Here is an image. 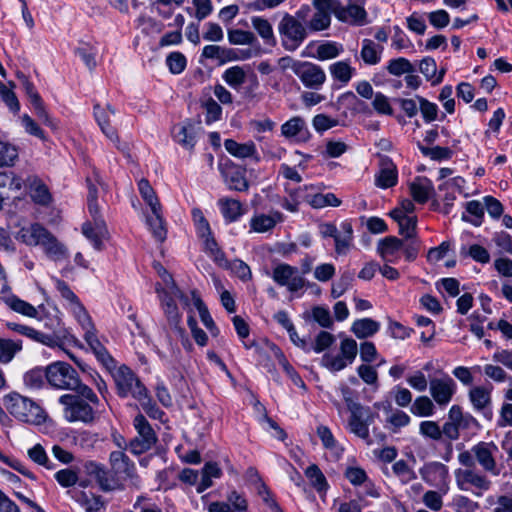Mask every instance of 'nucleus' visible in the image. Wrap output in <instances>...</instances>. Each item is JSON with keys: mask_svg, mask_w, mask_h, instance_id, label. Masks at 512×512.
<instances>
[{"mask_svg": "<svg viewBox=\"0 0 512 512\" xmlns=\"http://www.w3.org/2000/svg\"><path fill=\"white\" fill-rule=\"evenodd\" d=\"M59 403L64 406V418L71 423L90 424L104 411L99 398L87 385L81 386L76 394L60 396Z\"/></svg>", "mask_w": 512, "mask_h": 512, "instance_id": "f257e3e1", "label": "nucleus"}, {"mask_svg": "<svg viewBox=\"0 0 512 512\" xmlns=\"http://www.w3.org/2000/svg\"><path fill=\"white\" fill-rule=\"evenodd\" d=\"M4 406L15 419L26 424L38 426L48 418L46 411L37 402L19 393L5 396Z\"/></svg>", "mask_w": 512, "mask_h": 512, "instance_id": "f03ea898", "label": "nucleus"}, {"mask_svg": "<svg viewBox=\"0 0 512 512\" xmlns=\"http://www.w3.org/2000/svg\"><path fill=\"white\" fill-rule=\"evenodd\" d=\"M46 380L48 383L61 390L78 391L82 384L78 372L66 362H54L46 367Z\"/></svg>", "mask_w": 512, "mask_h": 512, "instance_id": "7ed1b4c3", "label": "nucleus"}, {"mask_svg": "<svg viewBox=\"0 0 512 512\" xmlns=\"http://www.w3.org/2000/svg\"><path fill=\"white\" fill-rule=\"evenodd\" d=\"M281 44L286 51L297 50L307 38L304 24L293 15L285 13L278 24Z\"/></svg>", "mask_w": 512, "mask_h": 512, "instance_id": "20e7f679", "label": "nucleus"}, {"mask_svg": "<svg viewBox=\"0 0 512 512\" xmlns=\"http://www.w3.org/2000/svg\"><path fill=\"white\" fill-rule=\"evenodd\" d=\"M357 353V342L352 338L345 337L340 342L339 352L337 354L325 353L320 364L330 372H339L355 361Z\"/></svg>", "mask_w": 512, "mask_h": 512, "instance_id": "39448f33", "label": "nucleus"}, {"mask_svg": "<svg viewBox=\"0 0 512 512\" xmlns=\"http://www.w3.org/2000/svg\"><path fill=\"white\" fill-rule=\"evenodd\" d=\"M133 427L137 432V436L129 442L131 453L140 455L150 450L157 442V435L146 419V417L138 413L133 419Z\"/></svg>", "mask_w": 512, "mask_h": 512, "instance_id": "423d86ee", "label": "nucleus"}, {"mask_svg": "<svg viewBox=\"0 0 512 512\" xmlns=\"http://www.w3.org/2000/svg\"><path fill=\"white\" fill-rule=\"evenodd\" d=\"M455 481L459 490L471 492L475 496H482L491 486V481L486 475L475 469H457Z\"/></svg>", "mask_w": 512, "mask_h": 512, "instance_id": "0eeeda50", "label": "nucleus"}, {"mask_svg": "<svg viewBox=\"0 0 512 512\" xmlns=\"http://www.w3.org/2000/svg\"><path fill=\"white\" fill-rule=\"evenodd\" d=\"M113 379L116 384L117 394L126 398L132 396L136 399L146 389L137 375L127 366L118 367L113 373Z\"/></svg>", "mask_w": 512, "mask_h": 512, "instance_id": "6e6552de", "label": "nucleus"}, {"mask_svg": "<svg viewBox=\"0 0 512 512\" xmlns=\"http://www.w3.org/2000/svg\"><path fill=\"white\" fill-rule=\"evenodd\" d=\"M456 391V382L446 373H441L439 377L429 380L431 398L441 408L446 407L451 402Z\"/></svg>", "mask_w": 512, "mask_h": 512, "instance_id": "1a4fd4ad", "label": "nucleus"}, {"mask_svg": "<svg viewBox=\"0 0 512 512\" xmlns=\"http://www.w3.org/2000/svg\"><path fill=\"white\" fill-rule=\"evenodd\" d=\"M421 479L428 485L447 493L449 490V470L441 462L433 461L424 464L419 469Z\"/></svg>", "mask_w": 512, "mask_h": 512, "instance_id": "9d476101", "label": "nucleus"}, {"mask_svg": "<svg viewBox=\"0 0 512 512\" xmlns=\"http://www.w3.org/2000/svg\"><path fill=\"white\" fill-rule=\"evenodd\" d=\"M295 75L299 78L304 87L311 90H320L326 82L324 69L312 62L303 61L296 64Z\"/></svg>", "mask_w": 512, "mask_h": 512, "instance_id": "9b49d317", "label": "nucleus"}, {"mask_svg": "<svg viewBox=\"0 0 512 512\" xmlns=\"http://www.w3.org/2000/svg\"><path fill=\"white\" fill-rule=\"evenodd\" d=\"M272 279L279 285L287 287L289 292H297L305 286V279L298 269L286 263H280L272 271Z\"/></svg>", "mask_w": 512, "mask_h": 512, "instance_id": "f8f14e48", "label": "nucleus"}, {"mask_svg": "<svg viewBox=\"0 0 512 512\" xmlns=\"http://www.w3.org/2000/svg\"><path fill=\"white\" fill-rule=\"evenodd\" d=\"M472 451L474 452L476 462L484 471L493 476L500 475L501 470L495 458L499 449L494 442H479L472 447Z\"/></svg>", "mask_w": 512, "mask_h": 512, "instance_id": "ddd939ff", "label": "nucleus"}, {"mask_svg": "<svg viewBox=\"0 0 512 512\" xmlns=\"http://www.w3.org/2000/svg\"><path fill=\"white\" fill-rule=\"evenodd\" d=\"M315 12L307 23L312 31H321L330 26L331 15H335L337 0H313Z\"/></svg>", "mask_w": 512, "mask_h": 512, "instance_id": "4468645a", "label": "nucleus"}, {"mask_svg": "<svg viewBox=\"0 0 512 512\" xmlns=\"http://www.w3.org/2000/svg\"><path fill=\"white\" fill-rule=\"evenodd\" d=\"M298 194L303 202L314 209H322L328 206L338 207L341 204V200L334 193H319L313 185L299 188Z\"/></svg>", "mask_w": 512, "mask_h": 512, "instance_id": "2eb2a0df", "label": "nucleus"}, {"mask_svg": "<svg viewBox=\"0 0 512 512\" xmlns=\"http://www.w3.org/2000/svg\"><path fill=\"white\" fill-rule=\"evenodd\" d=\"M284 221V215L277 210H272L268 214L256 212L249 220V233H268L271 232L277 224Z\"/></svg>", "mask_w": 512, "mask_h": 512, "instance_id": "dca6fc26", "label": "nucleus"}, {"mask_svg": "<svg viewBox=\"0 0 512 512\" xmlns=\"http://www.w3.org/2000/svg\"><path fill=\"white\" fill-rule=\"evenodd\" d=\"M375 414L369 407L352 411L348 421L349 430L362 439L369 438V426L373 423Z\"/></svg>", "mask_w": 512, "mask_h": 512, "instance_id": "f3484780", "label": "nucleus"}, {"mask_svg": "<svg viewBox=\"0 0 512 512\" xmlns=\"http://www.w3.org/2000/svg\"><path fill=\"white\" fill-rule=\"evenodd\" d=\"M114 114L115 110L110 105H107L106 107H101L99 104L94 105V117L102 133L115 144L117 149L124 150L116 129L110 125V117Z\"/></svg>", "mask_w": 512, "mask_h": 512, "instance_id": "a211bd4d", "label": "nucleus"}, {"mask_svg": "<svg viewBox=\"0 0 512 512\" xmlns=\"http://www.w3.org/2000/svg\"><path fill=\"white\" fill-rule=\"evenodd\" d=\"M208 512H248V502L243 494L233 490L227 495V501L211 502Z\"/></svg>", "mask_w": 512, "mask_h": 512, "instance_id": "6ab92c4d", "label": "nucleus"}, {"mask_svg": "<svg viewBox=\"0 0 512 512\" xmlns=\"http://www.w3.org/2000/svg\"><path fill=\"white\" fill-rule=\"evenodd\" d=\"M398 182V170L394 162L387 156L380 157L379 170L375 175V185L388 189Z\"/></svg>", "mask_w": 512, "mask_h": 512, "instance_id": "aec40b11", "label": "nucleus"}, {"mask_svg": "<svg viewBox=\"0 0 512 512\" xmlns=\"http://www.w3.org/2000/svg\"><path fill=\"white\" fill-rule=\"evenodd\" d=\"M491 392L492 388L485 386H475L469 390L468 397L477 412H482L486 417L491 418Z\"/></svg>", "mask_w": 512, "mask_h": 512, "instance_id": "412c9836", "label": "nucleus"}, {"mask_svg": "<svg viewBox=\"0 0 512 512\" xmlns=\"http://www.w3.org/2000/svg\"><path fill=\"white\" fill-rule=\"evenodd\" d=\"M85 470L97 482L102 491L110 492L118 488V483L110 476L103 465L89 461L85 464Z\"/></svg>", "mask_w": 512, "mask_h": 512, "instance_id": "4be33fe9", "label": "nucleus"}, {"mask_svg": "<svg viewBox=\"0 0 512 512\" xmlns=\"http://www.w3.org/2000/svg\"><path fill=\"white\" fill-rule=\"evenodd\" d=\"M403 241L395 236L381 239L377 245V252L386 263H397L401 257Z\"/></svg>", "mask_w": 512, "mask_h": 512, "instance_id": "5701e85b", "label": "nucleus"}, {"mask_svg": "<svg viewBox=\"0 0 512 512\" xmlns=\"http://www.w3.org/2000/svg\"><path fill=\"white\" fill-rule=\"evenodd\" d=\"M220 172L225 184L230 190L239 192L246 191L249 188L248 181L244 172L233 164L220 166Z\"/></svg>", "mask_w": 512, "mask_h": 512, "instance_id": "b1692460", "label": "nucleus"}, {"mask_svg": "<svg viewBox=\"0 0 512 512\" xmlns=\"http://www.w3.org/2000/svg\"><path fill=\"white\" fill-rule=\"evenodd\" d=\"M335 16L338 20L343 22L364 25L366 23L367 13L360 5L349 4L347 6H343L341 2L337 0Z\"/></svg>", "mask_w": 512, "mask_h": 512, "instance_id": "393cba45", "label": "nucleus"}, {"mask_svg": "<svg viewBox=\"0 0 512 512\" xmlns=\"http://www.w3.org/2000/svg\"><path fill=\"white\" fill-rule=\"evenodd\" d=\"M281 134L295 142H305L309 138V130L306 122L301 117H293L282 124Z\"/></svg>", "mask_w": 512, "mask_h": 512, "instance_id": "a878e982", "label": "nucleus"}, {"mask_svg": "<svg viewBox=\"0 0 512 512\" xmlns=\"http://www.w3.org/2000/svg\"><path fill=\"white\" fill-rule=\"evenodd\" d=\"M112 469L116 474H123L126 478L135 479V484L139 483L136 475L135 464L129 459L124 451H113L109 457Z\"/></svg>", "mask_w": 512, "mask_h": 512, "instance_id": "bb28decb", "label": "nucleus"}, {"mask_svg": "<svg viewBox=\"0 0 512 512\" xmlns=\"http://www.w3.org/2000/svg\"><path fill=\"white\" fill-rule=\"evenodd\" d=\"M354 231L352 223L344 220L340 223L334 237L335 252L338 255H346L353 247Z\"/></svg>", "mask_w": 512, "mask_h": 512, "instance_id": "cd10ccee", "label": "nucleus"}, {"mask_svg": "<svg viewBox=\"0 0 512 512\" xmlns=\"http://www.w3.org/2000/svg\"><path fill=\"white\" fill-rule=\"evenodd\" d=\"M217 206L226 223L237 222L245 213L244 205L237 199L222 197L217 201Z\"/></svg>", "mask_w": 512, "mask_h": 512, "instance_id": "c85d7f7f", "label": "nucleus"}, {"mask_svg": "<svg viewBox=\"0 0 512 512\" xmlns=\"http://www.w3.org/2000/svg\"><path fill=\"white\" fill-rule=\"evenodd\" d=\"M83 234L91 241L96 250H101L103 240L107 237L108 231L103 219H95L93 223H85L82 227Z\"/></svg>", "mask_w": 512, "mask_h": 512, "instance_id": "c756f323", "label": "nucleus"}, {"mask_svg": "<svg viewBox=\"0 0 512 512\" xmlns=\"http://www.w3.org/2000/svg\"><path fill=\"white\" fill-rule=\"evenodd\" d=\"M410 194L414 201L426 203L434 193V186L430 179L417 177L409 184Z\"/></svg>", "mask_w": 512, "mask_h": 512, "instance_id": "7c9ffc66", "label": "nucleus"}, {"mask_svg": "<svg viewBox=\"0 0 512 512\" xmlns=\"http://www.w3.org/2000/svg\"><path fill=\"white\" fill-rule=\"evenodd\" d=\"M224 147L226 151L234 157L240 159L253 158L256 161H259L257 148L253 141L238 143L233 139H226L224 141Z\"/></svg>", "mask_w": 512, "mask_h": 512, "instance_id": "2f4dec72", "label": "nucleus"}, {"mask_svg": "<svg viewBox=\"0 0 512 512\" xmlns=\"http://www.w3.org/2000/svg\"><path fill=\"white\" fill-rule=\"evenodd\" d=\"M21 83L23 86L24 91L26 92L27 96L30 99L31 104L34 106L37 115L43 119L44 123L52 128H55V124L53 123L52 119L48 115V113L45 111L41 98L36 91L34 85L32 82H30L25 76L22 77Z\"/></svg>", "mask_w": 512, "mask_h": 512, "instance_id": "473e14b6", "label": "nucleus"}, {"mask_svg": "<svg viewBox=\"0 0 512 512\" xmlns=\"http://www.w3.org/2000/svg\"><path fill=\"white\" fill-rule=\"evenodd\" d=\"M84 339L86 343L89 345L90 349L95 354V356L97 357V359L103 365H105L107 368H111L112 366H114V359L111 357L105 346L97 337L96 329L84 333Z\"/></svg>", "mask_w": 512, "mask_h": 512, "instance_id": "72a5a7b5", "label": "nucleus"}, {"mask_svg": "<svg viewBox=\"0 0 512 512\" xmlns=\"http://www.w3.org/2000/svg\"><path fill=\"white\" fill-rule=\"evenodd\" d=\"M49 231L39 224H32L22 228L18 232V239L30 246H37L43 243L48 237Z\"/></svg>", "mask_w": 512, "mask_h": 512, "instance_id": "f704fd0d", "label": "nucleus"}, {"mask_svg": "<svg viewBox=\"0 0 512 512\" xmlns=\"http://www.w3.org/2000/svg\"><path fill=\"white\" fill-rule=\"evenodd\" d=\"M172 137L175 142L185 149H193L196 143L194 126L191 123L174 125L172 128Z\"/></svg>", "mask_w": 512, "mask_h": 512, "instance_id": "c9c22d12", "label": "nucleus"}, {"mask_svg": "<svg viewBox=\"0 0 512 512\" xmlns=\"http://www.w3.org/2000/svg\"><path fill=\"white\" fill-rule=\"evenodd\" d=\"M249 74L245 66L235 65L223 72L222 79L232 89L239 91L247 82Z\"/></svg>", "mask_w": 512, "mask_h": 512, "instance_id": "e433bc0d", "label": "nucleus"}, {"mask_svg": "<svg viewBox=\"0 0 512 512\" xmlns=\"http://www.w3.org/2000/svg\"><path fill=\"white\" fill-rule=\"evenodd\" d=\"M4 303L14 312L30 318H37L39 311L43 308V305H40L38 308H36L30 303L20 299L16 295L5 296Z\"/></svg>", "mask_w": 512, "mask_h": 512, "instance_id": "4c0bfd02", "label": "nucleus"}, {"mask_svg": "<svg viewBox=\"0 0 512 512\" xmlns=\"http://www.w3.org/2000/svg\"><path fill=\"white\" fill-rule=\"evenodd\" d=\"M77 502L85 512H106L107 502L101 495L92 492H81Z\"/></svg>", "mask_w": 512, "mask_h": 512, "instance_id": "58836bf2", "label": "nucleus"}, {"mask_svg": "<svg viewBox=\"0 0 512 512\" xmlns=\"http://www.w3.org/2000/svg\"><path fill=\"white\" fill-rule=\"evenodd\" d=\"M157 292L159 293L162 308L168 318V321L171 324H175V325L178 324L181 319V315H180L178 307L175 303L176 297H174V295L171 293V287L169 288V290H163V291H160L159 289H157Z\"/></svg>", "mask_w": 512, "mask_h": 512, "instance_id": "ea45409f", "label": "nucleus"}, {"mask_svg": "<svg viewBox=\"0 0 512 512\" xmlns=\"http://www.w3.org/2000/svg\"><path fill=\"white\" fill-rule=\"evenodd\" d=\"M390 217L399 225V233L406 239L416 238L417 217L403 216L399 211H391Z\"/></svg>", "mask_w": 512, "mask_h": 512, "instance_id": "a19ab883", "label": "nucleus"}, {"mask_svg": "<svg viewBox=\"0 0 512 512\" xmlns=\"http://www.w3.org/2000/svg\"><path fill=\"white\" fill-rule=\"evenodd\" d=\"M329 72L335 81L341 83V86H346L354 76L356 70L348 61H337L329 66Z\"/></svg>", "mask_w": 512, "mask_h": 512, "instance_id": "79ce46f5", "label": "nucleus"}, {"mask_svg": "<svg viewBox=\"0 0 512 512\" xmlns=\"http://www.w3.org/2000/svg\"><path fill=\"white\" fill-rule=\"evenodd\" d=\"M380 329V323L371 318H362L352 323L351 331L358 339H365L376 334Z\"/></svg>", "mask_w": 512, "mask_h": 512, "instance_id": "37998d69", "label": "nucleus"}, {"mask_svg": "<svg viewBox=\"0 0 512 512\" xmlns=\"http://www.w3.org/2000/svg\"><path fill=\"white\" fill-rule=\"evenodd\" d=\"M383 50V46L376 44L371 39H364L362 41L360 56L365 64L376 65L381 61Z\"/></svg>", "mask_w": 512, "mask_h": 512, "instance_id": "c03bdc74", "label": "nucleus"}, {"mask_svg": "<svg viewBox=\"0 0 512 512\" xmlns=\"http://www.w3.org/2000/svg\"><path fill=\"white\" fill-rule=\"evenodd\" d=\"M30 196L32 200L39 205L46 206L50 204L52 196L48 187L38 178L33 177L29 179Z\"/></svg>", "mask_w": 512, "mask_h": 512, "instance_id": "a18cd8bd", "label": "nucleus"}, {"mask_svg": "<svg viewBox=\"0 0 512 512\" xmlns=\"http://www.w3.org/2000/svg\"><path fill=\"white\" fill-rule=\"evenodd\" d=\"M200 239L203 241L205 252L221 267L228 266V260L225 257L224 252L218 246L212 232L209 236H202Z\"/></svg>", "mask_w": 512, "mask_h": 512, "instance_id": "49530a36", "label": "nucleus"}, {"mask_svg": "<svg viewBox=\"0 0 512 512\" xmlns=\"http://www.w3.org/2000/svg\"><path fill=\"white\" fill-rule=\"evenodd\" d=\"M147 224L156 240L162 242L166 239L167 230L161 206L156 211H151V215L147 217Z\"/></svg>", "mask_w": 512, "mask_h": 512, "instance_id": "de8ad7c7", "label": "nucleus"}, {"mask_svg": "<svg viewBox=\"0 0 512 512\" xmlns=\"http://www.w3.org/2000/svg\"><path fill=\"white\" fill-rule=\"evenodd\" d=\"M193 304L195 308L199 312L200 319L203 323V325L210 331L211 335L216 337L219 334V330L216 327L209 311L204 302L201 300V298L198 296V294L195 291L191 292Z\"/></svg>", "mask_w": 512, "mask_h": 512, "instance_id": "09e8293b", "label": "nucleus"}, {"mask_svg": "<svg viewBox=\"0 0 512 512\" xmlns=\"http://www.w3.org/2000/svg\"><path fill=\"white\" fill-rule=\"evenodd\" d=\"M21 350V340L0 338V364L10 363Z\"/></svg>", "mask_w": 512, "mask_h": 512, "instance_id": "8fccbe9b", "label": "nucleus"}, {"mask_svg": "<svg viewBox=\"0 0 512 512\" xmlns=\"http://www.w3.org/2000/svg\"><path fill=\"white\" fill-rule=\"evenodd\" d=\"M41 247L46 255L54 261L62 260L68 256L66 248L50 232L41 244Z\"/></svg>", "mask_w": 512, "mask_h": 512, "instance_id": "3c124183", "label": "nucleus"}, {"mask_svg": "<svg viewBox=\"0 0 512 512\" xmlns=\"http://www.w3.org/2000/svg\"><path fill=\"white\" fill-rule=\"evenodd\" d=\"M419 70L428 81H432L433 85L442 82L445 74V70L443 69L439 72V75L436 76L437 65L435 60L431 57H425L420 61Z\"/></svg>", "mask_w": 512, "mask_h": 512, "instance_id": "603ef678", "label": "nucleus"}, {"mask_svg": "<svg viewBox=\"0 0 512 512\" xmlns=\"http://www.w3.org/2000/svg\"><path fill=\"white\" fill-rule=\"evenodd\" d=\"M143 411L152 419L163 421L165 413L156 405L150 397L147 388L136 398Z\"/></svg>", "mask_w": 512, "mask_h": 512, "instance_id": "864d4df0", "label": "nucleus"}, {"mask_svg": "<svg viewBox=\"0 0 512 512\" xmlns=\"http://www.w3.org/2000/svg\"><path fill=\"white\" fill-rule=\"evenodd\" d=\"M434 403L428 396H419L411 404L410 411L418 417H430L435 413Z\"/></svg>", "mask_w": 512, "mask_h": 512, "instance_id": "5fc2aeb1", "label": "nucleus"}, {"mask_svg": "<svg viewBox=\"0 0 512 512\" xmlns=\"http://www.w3.org/2000/svg\"><path fill=\"white\" fill-rule=\"evenodd\" d=\"M251 23L252 27L265 43L270 44L275 41L272 25L267 19L260 16H253L251 18Z\"/></svg>", "mask_w": 512, "mask_h": 512, "instance_id": "6e6d98bb", "label": "nucleus"}, {"mask_svg": "<svg viewBox=\"0 0 512 512\" xmlns=\"http://www.w3.org/2000/svg\"><path fill=\"white\" fill-rule=\"evenodd\" d=\"M138 190L143 200L150 207L151 211H156L158 207L161 206L155 191L148 180L144 178L140 179L138 182Z\"/></svg>", "mask_w": 512, "mask_h": 512, "instance_id": "4d7b16f0", "label": "nucleus"}, {"mask_svg": "<svg viewBox=\"0 0 512 512\" xmlns=\"http://www.w3.org/2000/svg\"><path fill=\"white\" fill-rule=\"evenodd\" d=\"M52 281L54 283L56 290L59 292L61 297L66 301L67 309H71L72 307L80 303L78 296L71 290V288L65 281L56 277H52Z\"/></svg>", "mask_w": 512, "mask_h": 512, "instance_id": "13d9d810", "label": "nucleus"}, {"mask_svg": "<svg viewBox=\"0 0 512 512\" xmlns=\"http://www.w3.org/2000/svg\"><path fill=\"white\" fill-rule=\"evenodd\" d=\"M305 475L309 479L312 486L318 491H326L328 483L322 471L315 464L308 466L305 470Z\"/></svg>", "mask_w": 512, "mask_h": 512, "instance_id": "bf43d9fd", "label": "nucleus"}, {"mask_svg": "<svg viewBox=\"0 0 512 512\" xmlns=\"http://www.w3.org/2000/svg\"><path fill=\"white\" fill-rule=\"evenodd\" d=\"M17 158V147L11 143L0 140V168L13 166Z\"/></svg>", "mask_w": 512, "mask_h": 512, "instance_id": "052dcab7", "label": "nucleus"}, {"mask_svg": "<svg viewBox=\"0 0 512 512\" xmlns=\"http://www.w3.org/2000/svg\"><path fill=\"white\" fill-rule=\"evenodd\" d=\"M342 51L341 45L335 42H326L317 47L313 57L320 61L330 60L338 57Z\"/></svg>", "mask_w": 512, "mask_h": 512, "instance_id": "680f3d73", "label": "nucleus"}, {"mask_svg": "<svg viewBox=\"0 0 512 512\" xmlns=\"http://www.w3.org/2000/svg\"><path fill=\"white\" fill-rule=\"evenodd\" d=\"M466 212L473 218H468L466 215H463L462 219L470 222L474 226H480L484 216V203L482 204L478 200L469 201L466 203Z\"/></svg>", "mask_w": 512, "mask_h": 512, "instance_id": "e2e57ef3", "label": "nucleus"}, {"mask_svg": "<svg viewBox=\"0 0 512 512\" xmlns=\"http://www.w3.org/2000/svg\"><path fill=\"white\" fill-rule=\"evenodd\" d=\"M416 100L418 101L419 104L418 111L420 110L424 121L426 123H431L435 121L438 117L439 112L437 104L430 102L426 98L419 95L416 96Z\"/></svg>", "mask_w": 512, "mask_h": 512, "instance_id": "0e129e2a", "label": "nucleus"}, {"mask_svg": "<svg viewBox=\"0 0 512 512\" xmlns=\"http://www.w3.org/2000/svg\"><path fill=\"white\" fill-rule=\"evenodd\" d=\"M20 334L30 338L31 340H33L35 342L44 344L49 347H55L57 344L56 340L52 336H50L48 334H44V333H42L30 326H27V325H24L21 328Z\"/></svg>", "mask_w": 512, "mask_h": 512, "instance_id": "69168bd1", "label": "nucleus"}, {"mask_svg": "<svg viewBox=\"0 0 512 512\" xmlns=\"http://www.w3.org/2000/svg\"><path fill=\"white\" fill-rule=\"evenodd\" d=\"M69 310L73 314L77 322L80 324L84 333H87V331L90 332L95 329L91 317L89 316L88 312L86 311L85 307L82 305L81 302Z\"/></svg>", "mask_w": 512, "mask_h": 512, "instance_id": "338daca9", "label": "nucleus"}, {"mask_svg": "<svg viewBox=\"0 0 512 512\" xmlns=\"http://www.w3.org/2000/svg\"><path fill=\"white\" fill-rule=\"evenodd\" d=\"M387 70L394 76H401L415 71L411 62L403 57L390 60L387 65Z\"/></svg>", "mask_w": 512, "mask_h": 512, "instance_id": "774afa93", "label": "nucleus"}]
</instances>
